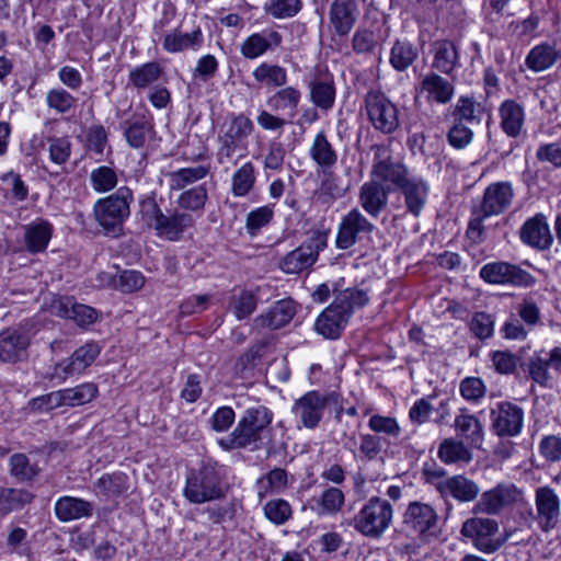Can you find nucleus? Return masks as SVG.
Masks as SVG:
<instances>
[{"label": "nucleus", "instance_id": "1", "mask_svg": "<svg viewBox=\"0 0 561 561\" xmlns=\"http://www.w3.org/2000/svg\"><path fill=\"white\" fill-rule=\"evenodd\" d=\"M273 417L272 410L262 404L245 409L233 431L218 440L219 446L225 450L261 449L271 434Z\"/></svg>", "mask_w": 561, "mask_h": 561}, {"label": "nucleus", "instance_id": "2", "mask_svg": "<svg viewBox=\"0 0 561 561\" xmlns=\"http://www.w3.org/2000/svg\"><path fill=\"white\" fill-rule=\"evenodd\" d=\"M513 190L510 183L490 184L479 204L471 208V216L466 231L467 237L474 243L482 241L484 220L502 214L512 203Z\"/></svg>", "mask_w": 561, "mask_h": 561}, {"label": "nucleus", "instance_id": "3", "mask_svg": "<svg viewBox=\"0 0 561 561\" xmlns=\"http://www.w3.org/2000/svg\"><path fill=\"white\" fill-rule=\"evenodd\" d=\"M133 199L131 190L122 186L114 194L101 198L94 204L95 219L106 234L112 237L122 234L123 224L130 215Z\"/></svg>", "mask_w": 561, "mask_h": 561}, {"label": "nucleus", "instance_id": "4", "mask_svg": "<svg viewBox=\"0 0 561 561\" xmlns=\"http://www.w3.org/2000/svg\"><path fill=\"white\" fill-rule=\"evenodd\" d=\"M184 497L192 504L217 501L226 495V486L220 471L214 466H204L186 476Z\"/></svg>", "mask_w": 561, "mask_h": 561}, {"label": "nucleus", "instance_id": "5", "mask_svg": "<svg viewBox=\"0 0 561 561\" xmlns=\"http://www.w3.org/2000/svg\"><path fill=\"white\" fill-rule=\"evenodd\" d=\"M254 131L253 122L244 114H230L218 133L219 147L216 152L219 164L231 161L238 148L242 147Z\"/></svg>", "mask_w": 561, "mask_h": 561}, {"label": "nucleus", "instance_id": "6", "mask_svg": "<svg viewBox=\"0 0 561 561\" xmlns=\"http://www.w3.org/2000/svg\"><path fill=\"white\" fill-rule=\"evenodd\" d=\"M392 505L385 499L373 496L354 516V528L367 537L378 538L391 525Z\"/></svg>", "mask_w": 561, "mask_h": 561}, {"label": "nucleus", "instance_id": "7", "mask_svg": "<svg viewBox=\"0 0 561 561\" xmlns=\"http://www.w3.org/2000/svg\"><path fill=\"white\" fill-rule=\"evenodd\" d=\"M339 400L340 396L336 392L322 393L311 390L295 400L290 411L299 422V428L314 430L322 421L327 407L337 404Z\"/></svg>", "mask_w": 561, "mask_h": 561}, {"label": "nucleus", "instance_id": "8", "mask_svg": "<svg viewBox=\"0 0 561 561\" xmlns=\"http://www.w3.org/2000/svg\"><path fill=\"white\" fill-rule=\"evenodd\" d=\"M364 104L368 121L376 130L389 135L399 128V110L385 93L368 91Z\"/></svg>", "mask_w": 561, "mask_h": 561}, {"label": "nucleus", "instance_id": "9", "mask_svg": "<svg viewBox=\"0 0 561 561\" xmlns=\"http://www.w3.org/2000/svg\"><path fill=\"white\" fill-rule=\"evenodd\" d=\"M328 245L324 233L314 232L305 242L285 254L278 262V267L285 274H299L310 268L318 260L319 253Z\"/></svg>", "mask_w": 561, "mask_h": 561}, {"label": "nucleus", "instance_id": "10", "mask_svg": "<svg viewBox=\"0 0 561 561\" xmlns=\"http://www.w3.org/2000/svg\"><path fill=\"white\" fill-rule=\"evenodd\" d=\"M460 533L480 551L493 553L502 546L499 523L490 517H470L462 523Z\"/></svg>", "mask_w": 561, "mask_h": 561}, {"label": "nucleus", "instance_id": "11", "mask_svg": "<svg viewBox=\"0 0 561 561\" xmlns=\"http://www.w3.org/2000/svg\"><path fill=\"white\" fill-rule=\"evenodd\" d=\"M374 230L375 225L358 208H353L342 217L339 224L335 245L337 249L347 250L363 236L370 234Z\"/></svg>", "mask_w": 561, "mask_h": 561}, {"label": "nucleus", "instance_id": "12", "mask_svg": "<svg viewBox=\"0 0 561 561\" xmlns=\"http://www.w3.org/2000/svg\"><path fill=\"white\" fill-rule=\"evenodd\" d=\"M32 335L24 327L8 328L0 332V362L15 364L27 357Z\"/></svg>", "mask_w": 561, "mask_h": 561}, {"label": "nucleus", "instance_id": "13", "mask_svg": "<svg viewBox=\"0 0 561 561\" xmlns=\"http://www.w3.org/2000/svg\"><path fill=\"white\" fill-rule=\"evenodd\" d=\"M522 499L523 491L514 484H499L482 493L479 501L474 504L472 512L474 514L494 515L500 513L505 506Z\"/></svg>", "mask_w": 561, "mask_h": 561}, {"label": "nucleus", "instance_id": "14", "mask_svg": "<svg viewBox=\"0 0 561 561\" xmlns=\"http://www.w3.org/2000/svg\"><path fill=\"white\" fill-rule=\"evenodd\" d=\"M403 524L417 536H434L437 533L438 516L430 504L412 502L404 513Z\"/></svg>", "mask_w": 561, "mask_h": 561}, {"label": "nucleus", "instance_id": "15", "mask_svg": "<svg viewBox=\"0 0 561 561\" xmlns=\"http://www.w3.org/2000/svg\"><path fill=\"white\" fill-rule=\"evenodd\" d=\"M491 427L499 436H515L523 428V409L510 402H501L491 410Z\"/></svg>", "mask_w": 561, "mask_h": 561}, {"label": "nucleus", "instance_id": "16", "mask_svg": "<svg viewBox=\"0 0 561 561\" xmlns=\"http://www.w3.org/2000/svg\"><path fill=\"white\" fill-rule=\"evenodd\" d=\"M535 504L537 514L535 519L543 531L553 529L560 517V500L550 486H540L536 490Z\"/></svg>", "mask_w": 561, "mask_h": 561}, {"label": "nucleus", "instance_id": "17", "mask_svg": "<svg viewBox=\"0 0 561 561\" xmlns=\"http://www.w3.org/2000/svg\"><path fill=\"white\" fill-rule=\"evenodd\" d=\"M386 148H378L373 165V180L392 183L398 190L412 175L408 168L387 156Z\"/></svg>", "mask_w": 561, "mask_h": 561}, {"label": "nucleus", "instance_id": "18", "mask_svg": "<svg viewBox=\"0 0 561 561\" xmlns=\"http://www.w3.org/2000/svg\"><path fill=\"white\" fill-rule=\"evenodd\" d=\"M51 309L58 317L73 320L79 327L90 325L98 318L95 309L78 304L73 297L69 296H60L54 299Z\"/></svg>", "mask_w": 561, "mask_h": 561}, {"label": "nucleus", "instance_id": "19", "mask_svg": "<svg viewBox=\"0 0 561 561\" xmlns=\"http://www.w3.org/2000/svg\"><path fill=\"white\" fill-rule=\"evenodd\" d=\"M296 311V304L293 299L278 300L266 312L254 319L253 327L262 330L280 329L293 320Z\"/></svg>", "mask_w": 561, "mask_h": 561}, {"label": "nucleus", "instance_id": "20", "mask_svg": "<svg viewBox=\"0 0 561 561\" xmlns=\"http://www.w3.org/2000/svg\"><path fill=\"white\" fill-rule=\"evenodd\" d=\"M404 198L407 211L417 218L428 197L430 185L423 178L412 174L399 188Z\"/></svg>", "mask_w": 561, "mask_h": 561}, {"label": "nucleus", "instance_id": "21", "mask_svg": "<svg viewBox=\"0 0 561 561\" xmlns=\"http://www.w3.org/2000/svg\"><path fill=\"white\" fill-rule=\"evenodd\" d=\"M355 0H333L329 11L330 23L339 36H346L353 30L358 18Z\"/></svg>", "mask_w": 561, "mask_h": 561}, {"label": "nucleus", "instance_id": "22", "mask_svg": "<svg viewBox=\"0 0 561 561\" xmlns=\"http://www.w3.org/2000/svg\"><path fill=\"white\" fill-rule=\"evenodd\" d=\"M480 277L489 284L522 285L526 279L525 272L517 265L506 262H493L483 265Z\"/></svg>", "mask_w": 561, "mask_h": 561}, {"label": "nucleus", "instance_id": "23", "mask_svg": "<svg viewBox=\"0 0 561 561\" xmlns=\"http://www.w3.org/2000/svg\"><path fill=\"white\" fill-rule=\"evenodd\" d=\"M348 321V313L339 310L337 306L332 302L316 319L314 330L324 339L336 340Z\"/></svg>", "mask_w": 561, "mask_h": 561}, {"label": "nucleus", "instance_id": "24", "mask_svg": "<svg viewBox=\"0 0 561 561\" xmlns=\"http://www.w3.org/2000/svg\"><path fill=\"white\" fill-rule=\"evenodd\" d=\"M193 224L194 220L190 214L173 210L168 214L162 213L153 230L159 237L170 241H178Z\"/></svg>", "mask_w": 561, "mask_h": 561}, {"label": "nucleus", "instance_id": "25", "mask_svg": "<svg viewBox=\"0 0 561 561\" xmlns=\"http://www.w3.org/2000/svg\"><path fill=\"white\" fill-rule=\"evenodd\" d=\"M389 190L376 180L364 183L359 190V204L371 217L377 218L388 205Z\"/></svg>", "mask_w": 561, "mask_h": 561}, {"label": "nucleus", "instance_id": "26", "mask_svg": "<svg viewBox=\"0 0 561 561\" xmlns=\"http://www.w3.org/2000/svg\"><path fill=\"white\" fill-rule=\"evenodd\" d=\"M93 503L69 495L59 497L54 505L55 516L62 523L89 518L93 515Z\"/></svg>", "mask_w": 561, "mask_h": 561}, {"label": "nucleus", "instance_id": "27", "mask_svg": "<svg viewBox=\"0 0 561 561\" xmlns=\"http://www.w3.org/2000/svg\"><path fill=\"white\" fill-rule=\"evenodd\" d=\"M457 437L473 447H480L484 439V428L481 421L469 413L467 409H460L454 421Z\"/></svg>", "mask_w": 561, "mask_h": 561}, {"label": "nucleus", "instance_id": "28", "mask_svg": "<svg viewBox=\"0 0 561 561\" xmlns=\"http://www.w3.org/2000/svg\"><path fill=\"white\" fill-rule=\"evenodd\" d=\"M282 44V35L276 31L254 33L247 37L240 51L248 59H255L264 55L267 50L278 47Z\"/></svg>", "mask_w": 561, "mask_h": 561}, {"label": "nucleus", "instance_id": "29", "mask_svg": "<svg viewBox=\"0 0 561 561\" xmlns=\"http://www.w3.org/2000/svg\"><path fill=\"white\" fill-rule=\"evenodd\" d=\"M344 503V492L336 486L328 485L318 496H313L309 502L310 508L319 516L337 515L342 511Z\"/></svg>", "mask_w": 561, "mask_h": 561}, {"label": "nucleus", "instance_id": "30", "mask_svg": "<svg viewBox=\"0 0 561 561\" xmlns=\"http://www.w3.org/2000/svg\"><path fill=\"white\" fill-rule=\"evenodd\" d=\"M421 91L426 93L430 100L447 104L455 94V87L453 82L432 71L423 77Z\"/></svg>", "mask_w": 561, "mask_h": 561}, {"label": "nucleus", "instance_id": "31", "mask_svg": "<svg viewBox=\"0 0 561 561\" xmlns=\"http://www.w3.org/2000/svg\"><path fill=\"white\" fill-rule=\"evenodd\" d=\"M25 244L31 253L43 252L51 239L53 226L44 219H36L25 226Z\"/></svg>", "mask_w": 561, "mask_h": 561}, {"label": "nucleus", "instance_id": "32", "mask_svg": "<svg viewBox=\"0 0 561 561\" xmlns=\"http://www.w3.org/2000/svg\"><path fill=\"white\" fill-rule=\"evenodd\" d=\"M301 100V92L295 87H280L267 99V105L276 113H288L294 117Z\"/></svg>", "mask_w": 561, "mask_h": 561}, {"label": "nucleus", "instance_id": "33", "mask_svg": "<svg viewBox=\"0 0 561 561\" xmlns=\"http://www.w3.org/2000/svg\"><path fill=\"white\" fill-rule=\"evenodd\" d=\"M309 156L323 170L333 168L337 162V153L323 130L314 136L309 149Z\"/></svg>", "mask_w": 561, "mask_h": 561}, {"label": "nucleus", "instance_id": "34", "mask_svg": "<svg viewBox=\"0 0 561 561\" xmlns=\"http://www.w3.org/2000/svg\"><path fill=\"white\" fill-rule=\"evenodd\" d=\"M203 33L199 27L191 33H180L176 30L168 33L162 47L169 53H179L185 49H198L203 44Z\"/></svg>", "mask_w": 561, "mask_h": 561}, {"label": "nucleus", "instance_id": "35", "mask_svg": "<svg viewBox=\"0 0 561 561\" xmlns=\"http://www.w3.org/2000/svg\"><path fill=\"white\" fill-rule=\"evenodd\" d=\"M444 488V493L440 494L443 497L451 496L459 502H471L480 492L477 483L463 476L448 478Z\"/></svg>", "mask_w": 561, "mask_h": 561}, {"label": "nucleus", "instance_id": "36", "mask_svg": "<svg viewBox=\"0 0 561 561\" xmlns=\"http://www.w3.org/2000/svg\"><path fill=\"white\" fill-rule=\"evenodd\" d=\"M458 61V51L455 44L447 39L434 43L433 68L442 73L449 75Z\"/></svg>", "mask_w": 561, "mask_h": 561}, {"label": "nucleus", "instance_id": "37", "mask_svg": "<svg viewBox=\"0 0 561 561\" xmlns=\"http://www.w3.org/2000/svg\"><path fill=\"white\" fill-rule=\"evenodd\" d=\"M501 126L511 137H516L524 124V108L513 100H506L500 107Z\"/></svg>", "mask_w": 561, "mask_h": 561}, {"label": "nucleus", "instance_id": "38", "mask_svg": "<svg viewBox=\"0 0 561 561\" xmlns=\"http://www.w3.org/2000/svg\"><path fill=\"white\" fill-rule=\"evenodd\" d=\"M256 183L255 168L251 161L243 163L231 176V194L234 197H245Z\"/></svg>", "mask_w": 561, "mask_h": 561}, {"label": "nucleus", "instance_id": "39", "mask_svg": "<svg viewBox=\"0 0 561 561\" xmlns=\"http://www.w3.org/2000/svg\"><path fill=\"white\" fill-rule=\"evenodd\" d=\"M369 301L367 291L358 288H346L335 294L333 304L337 309L348 313V320L356 309L365 307Z\"/></svg>", "mask_w": 561, "mask_h": 561}, {"label": "nucleus", "instance_id": "40", "mask_svg": "<svg viewBox=\"0 0 561 561\" xmlns=\"http://www.w3.org/2000/svg\"><path fill=\"white\" fill-rule=\"evenodd\" d=\"M254 80L262 85L280 88L287 82V71L284 67L275 64L262 62L253 71Z\"/></svg>", "mask_w": 561, "mask_h": 561}, {"label": "nucleus", "instance_id": "41", "mask_svg": "<svg viewBox=\"0 0 561 561\" xmlns=\"http://www.w3.org/2000/svg\"><path fill=\"white\" fill-rule=\"evenodd\" d=\"M310 100L319 108L330 111L335 102V87L331 79L313 80L309 84Z\"/></svg>", "mask_w": 561, "mask_h": 561}, {"label": "nucleus", "instance_id": "42", "mask_svg": "<svg viewBox=\"0 0 561 561\" xmlns=\"http://www.w3.org/2000/svg\"><path fill=\"white\" fill-rule=\"evenodd\" d=\"M552 243V236L546 217L537 215L528 219V245L539 250L548 249Z\"/></svg>", "mask_w": 561, "mask_h": 561}, {"label": "nucleus", "instance_id": "43", "mask_svg": "<svg viewBox=\"0 0 561 561\" xmlns=\"http://www.w3.org/2000/svg\"><path fill=\"white\" fill-rule=\"evenodd\" d=\"M259 298L251 290H241L230 297L228 308L237 320L249 318L257 307Z\"/></svg>", "mask_w": 561, "mask_h": 561}, {"label": "nucleus", "instance_id": "44", "mask_svg": "<svg viewBox=\"0 0 561 561\" xmlns=\"http://www.w3.org/2000/svg\"><path fill=\"white\" fill-rule=\"evenodd\" d=\"M209 173V168L205 165H196L193 168H182L169 174L170 188L172 191H181Z\"/></svg>", "mask_w": 561, "mask_h": 561}, {"label": "nucleus", "instance_id": "45", "mask_svg": "<svg viewBox=\"0 0 561 561\" xmlns=\"http://www.w3.org/2000/svg\"><path fill=\"white\" fill-rule=\"evenodd\" d=\"M162 72V67L158 62L151 61L131 69L128 80L135 88L145 89L158 81Z\"/></svg>", "mask_w": 561, "mask_h": 561}, {"label": "nucleus", "instance_id": "46", "mask_svg": "<svg viewBox=\"0 0 561 561\" xmlns=\"http://www.w3.org/2000/svg\"><path fill=\"white\" fill-rule=\"evenodd\" d=\"M95 489L107 499L116 497L127 491L128 478L123 472L106 473L98 479Z\"/></svg>", "mask_w": 561, "mask_h": 561}, {"label": "nucleus", "instance_id": "47", "mask_svg": "<svg viewBox=\"0 0 561 561\" xmlns=\"http://www.w3.org/2000/svg\"><path fill=\"white\" fill-rule=\"evenodd\" d=\"M437 456L447 465L471 460V454L465 443L454 438H446L440 443Z\"/></svg>", "mask_w": 561, "mask_h": 561}, {"label": "nucleus", "instance_id": "48", "mask_svg": "<svg viewBox=\"0 0 561 561\" xmlns=\"http://www.w3.org/2000/svg\"><path fill=\"white\" fill-rule=\"evenodd\" d=\"M288 484V474L285 469L275 468L271 470L264 478L256 482L257 493L260 497L268 494L283 492Z\"/></svg>", "mask_w": 561, "mask_h": 561}, {"label": "nucleus", "instance_id": "49", "mask_svg": "<svg viewBox=\"0 0 561 561\" xmlns=\"http://www.w3.org/2000/svg\"><path fill=\"white\" fill-rule=\"evenodd\" d=\"M558 51L553 45L541 44L528 53V68L542 71L550 68L558 59Z\"/></svg>", "mask_w": 561, "mask_h": 561}, {"label": "nucleus", "instance_id": "50", "mask_svg": "<svg viewBox=\"0 0 561 561\" xmlns=\"http://www.w3.org/2000/svg\"><path fill=\"white\" fill-rule=\"evenodd\" d=\"M34 495L22 489H3L0 492V512L9 514L31 503Z\"/></svg>", "mask_w": 561, "mask_h": 561}, {"label": "nucleus", "instance_id": "51", "mask_svg": "<svg viewBox=\"0 0 561 561\" xmlns=\"http://www.w3.org/2000/svg\"><path fill=\"white\" fill-rule=\"evenodd\" d=\"M455 122L467 124H479L482 116L481 104L477 103L472 98L460 96L453 111Z\"/></svg>", "mask_w": 561, "mask_h": 561}, {"label": "nucleus", "instance_id": "52", "mask_svg": "<svg viewBox=\"0 0 561 561\" xmlns=\"http://www.w3.org/2000/svg\"><path fill=\"white\" fill-rule=\"evenodd\" d=\"M417 57V49L409 42L397 41L391 48L390 64L398 71H404Z\"/></svg>", "mask_w": 561, "mask_h": 561}, {"label": "nucleus", "instance_id": "53", "mask_svg": "<svg viewBox=\"0 0 561 561\" xmlns=\"http://www.w3.org/2000/svg\"><path fill=\"white\" fill-rule=\"evenodd\" d=\"M314 196L322 205L330 206L332 203L343 196V191L336 182L333 172L323 170V176Z\"/></svg>", "mask_w": 561, "mask_h": 561}, {"label": "nucleus", "instance_id": "54", "mask_svg": "<svg viewBox=\"0 0 561 561\" xmlns=\"http://www.w3.org/2000/svg\"><path fill=\"white\" fill-rule=\"evenodd\" d=\"M98 386L93 382H84L75 388L62 389L65 405L78 407L91 402L98 394Z\"/></svg>", "mask_w": 561, "mask_h": 561}, {"label": "nucleus", "instance_id": "55", "mask_svg": "<svg viewBox=\"0 0 561 561\" xmlns=\"http://www.w3.org/2000/svg\"><path fill=\"white\" fill-rule=\"evenodd\" d=\"M117 174L115 170L107 165H101L93 169L90 173V184L98 193H106L117 185Z\"/></svg>", "mask_w": 561, "mask_h": 561}, {"label": "nucleus", "instance_id": "56", "mask_svg": "<svg viewBox=\"0 0 561 561\" xmlns=\"http://www.w3.org/2000/svg\"><path fill=\"white\" fill-rule=\"evenodd\" d=\"M46 104L56 113L65 114L76 107L77 99L62 88H55L47 92Z\"/></svg>", "mask_w": 561, "mask_h": 561}, {"label": "nucleus", "instance_id": "57", "mask_svg": "<svg viewBox=\"0 0 561 561\" xmlns=\"http://www.w3.org/2000/svg\"><path fill=\"white\" fill-rule=\"evenodd\" d=\"M208 199L207 188L204 184L184 191L178 198L179 207L192 211L202 210Z\"/></svg>", "mask_w": 561, "mask_h": 561}, {"label": "nucleus", "instance_id": "58", "mask_svg": "<svg viewBox=\"0 0 561 561\" xmlns=\"http://www.w3.org/2000/svg\"><path fill=\"white\" fill-rule=\"evenodd\" d=\"M265 517L273 524L284 525L291 518L293 511L290 504L283 499L268 501L264 507Z\"/></svg>", "mask_w": 561, "mask_h": 561}, {"label": "nucleus", "instance_id": "59", "mask_svg": "<svg viewBox=\"0 0 561 561\" xmlns=\"http://www.w3.org/2000/svg\"><path fill=\"white\" fill-rule=\"evenodd\" d=\"M138 206L141 220L145 221L148 227L153 229L156 222H158L163 213L156 201L154 194L150 193L139 196Z\"/></svg>", "mask_w": 561, "mask_h": 561}, {"label": "nucleus", "instance_id": "60", "mask_svg": "<svg viewBox=\"0 0 561 561\" xmlns=\"http://www.w3.org/2000/svg\"><path fill=\"white\" fill-rule=\"evenodd\" d=\"M469 328L476 337L486 340L493 335L494 320L486 312H476L469 322Z\"/></svg>", "mask_w": 561, "mask_h": 561}, {"label": "nucleus", "instance_id": "61", "mask_svg": "<svg viewBox=\"0 0 561 561\" xmlns=\"http://www.w3.org/2000/svg\"><path fill=\"white\" fill-rule=\"evenodd\" d=\"M114 285L123 293H134L145 285L144 275L134 270L122 271L115 278Z\"/></svg>", "mask_w": 561, "mask_h": 561}, {"label": "nucleus", "instance_id": "62", "mask_svg": "<svg viewBox=\"0 0 561 561\" xmlns=\"http://www.w3.org/2000/svg\"><path fill=\"white\" fill-rule=\"evenodd\" d=\"M274 211L270 206H261L250 211L245 219V229L249 234L254 236L266 226L273 218Z\"/></svg>", "mask_w": 561, "mask_h": 561}, {"label": "nucleus", "instance_id": "63", "mask_svg": "<svg viewBox=\"0 0 561 561\" xmlns=\"http://www.w3.org/2000/svg\"><path fill=\"white\" fill-rule=\"evenodd\" d=\"M100 346L95 342H89L73 352L70 356L77 366V370L83 373L99 356Z\"/></svg>", "mask_w": 561, "mask_h": 561}, {"label": "nucleus", "instance_id": "64", "mask_svg": "<svg viewBox=\"0 0 561 561\" xmlns=\"http://www.w3.org/2000/svg\"><path fill=\"white\" fill-rule=\"evenodd\" d=\"M472 129L461 122H454L447 133L449 145L456 149L466 148L472 141Z\"/></svg>", "mask_w": 561, "mask_h": 561}]
</instances>
